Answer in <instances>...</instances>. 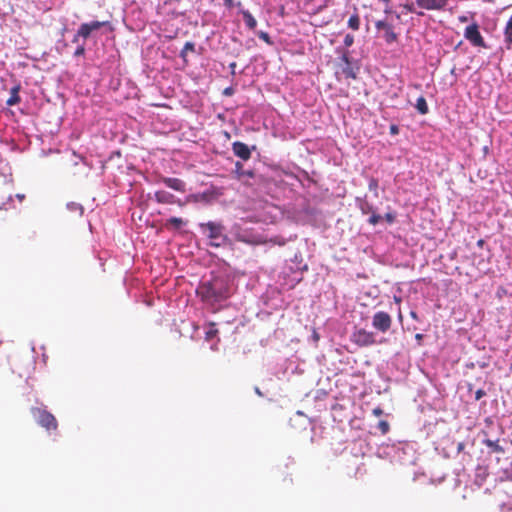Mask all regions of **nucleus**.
<instances>
[{"instance_id":"obj_1","label":"nucleus","mask_w":512,"mask_h":512,"mask_svg":"<svg viewBox=\"0 0 512 512\" xmlns=\"http://www.w3.org/2000/svg\"><path fill=\"white\" fill-rule=\"evenodd\" d=\"M196 294L203 302L212 305L226 300L230 295L227 282L221 277H214L209 281L200 283L196 289Z\"/></svg>"},{"instance_id":"obj_2","label":"nucleus","mask_w":512,"mask_h":512,"mask_svg":"<svg viewBox=\"0 0 512 512\" xmlns=\"http://www.w3.org/2000/svg\"><path fill=\"white\" fill-rule=\"evenodd\" d=\"M200 227L208 232L207 237L211 240V246L221 247L227 243L228 238L224 234L225 228L221 223L209 221L207 223H201Z\"/></svg>"},{"instance_id":"obj_3","label":"nucleus","mask_w":512,"mask_h":512,"mask_svg":"<svg viewBox=\"0 0 512 512\" xmlns=\"http://www.w3.org/2000/svg\"><path fill=\"white\" fill-rule=\"evenodd\" d=\"M375 29L379 37L383 38L386 44L390 45L398 41L399 33L395 31L388 16L385 19L377 20L375 22Z\"/></svg>"},{"instance_id":"obj_4","label":"nucleus","mask_w":512,"mask_h":512,"mask_svg":"<svg viewBox=\"0 0 512 512\" xmlns=\"http://www.w3.org/2000/svg\"><path fill=\"white\" fill-rule=\"evenodd\" d=\"M33 415L37 421V423L44 427L46 430H56L58 427V423L53 414L48 412L45 409L34 408Z\"/></svg>"},{"instance_id":"obj_5","label":"nucleus","mask_w":512,"mask_h":512,"mask_svg":"<svg viewBox=\"0 0 512 512\" xmlns=\"http://www.w3.org/2000/svg\"><path fill=\"white\" fill-rule=\"evenodd\" d=\"M351 341L359 347H367L376 343L374 333L365 329L354 331L351 335Z\"/></svg>"},{"instance_id":"obj_6","label":"nucleus","mask_w":512,"mask_h":512,"mask_svg":"<svg viewBox=\"0 0 512 512\" xmlns=\"http://www.w3.org/2000/svg\"><path fill=\"white\" fill-rule=\"evenodd\" d=\"M464 37L475 47H486L484 38L479 31V26L475 22L466 27Z\"/></svg>"},{"instance_id":"obj_7","label":"nucleus","mask_w":512,"mask_h":512,"mask_svg":"<svg viewBox=\"0 0 512 512\" xmlns=\"http://www.w3.org/2000/svg\"><path fill=\"white\" fill-rule=\"evenodd\" d=\"M392 325V318L391 316L384 311H378L373 315L372 318V326L382 332L386 333Z\"/></svg>"},{"instance_id":"obj_8","label":"nucleus","mask_w":512,"mask_h":512,"mask_svg":"<svg viewBox=\"0 0 512 512\" xmlns=\"http://www.w3.org/2000/svg\"><path fill=\"white\" fill-rule=\"evenodd\" d=\"M235 239L238 242H242L248 245H260L265 243V241L261 238V236L254 234L248 230L239 229L235 233Z\"/></svg>"},{"instance_id":"obj_9","label":"nucleus","mask_w":512,"mask_h":512,"mask_svg":"<svg viewBox=\"0 0 512 512\" xmlns=\"http://www.w3.org/2000/svg\"><path fill=\"white\" fill-rule=\"evenodd\" d=\"M155 200L160 204H177L180 207L185 205L180 199L176 198L172 193L165 190H158L154 194Z\"/></svg>"},{"instance_id":"obj_10","label":"nucleus","mask_w":512,"mask_h":512,"mask_svg":"<svg viewBox=\"0 0 512 512\" xmlns=\"http://www.w3.org/2000/svg\"><path fill=\"white\" fill-rule=\"evenodd\" d=\"M234 176L237 180L241 181L245 185H251L248 179H252L255 177V172L253 170H245L244 166L241 162L237 161L235 163Z\"/></svg>"},{"instance_id":"obj_11","label":"nucleus","mask_w":512,"mask_h":512,"mask_svg":"<svg viewBox=\"0 0 512 512\" xmlns=\"http://www.w3.org/2000/svg\"><path fill=\"white\" fill-rule=\"evenodd\" d=\"M449 0H416V5L425 10L440 11L445 9Z\"/></svg>"},{"instance_id":"obj_12","label":"nucleus","mask_w":512,"mask_h":512,"mask_svg":"<svg viewBox=\"0 0 512 512\" xmlns=\"http://www.w3.org/2000/svg\"><path fill=\"white\" fill-rule=\"evenodd\" d=\"M232 151L235 156L247 161L251 158V149L243 142L235 141L232 143Z\"/></svg>"},{"instance_id":"obj_13","label":"nucleus","mask_w":512,"mask_h":512,"mask_svg":"<svg viewBox=\"0 0 512 512\" xmlns=\"http://www.w3.org/2000/svg\"><path fill=\"white\" fill-rule=\"evenodd\" d=\"M160 181L162 183H164L167 187H169L175 191L182 192V193H184L186 191L185 182L179 178L163 176L160 178Z\"/></svg>"},{"instance_id":"obj_14","label":"nucleus","mask_w":512,"mask_h":512,"mask_svg":"<svg viewBox=\"0 0 512 512\" xmlns=\"http://www.w3.org/2000/svg\"><path fill=\"white\" fill-rule=\"evenodd\" d=\"M341 61L344 62V66L342 68V73L346 78L355 79L356 73L351 65L349 53L345 51L341 56Z\"/></svg>"},{"instance_id":"obj_15","label":"nucleus","mask_w":512,"mask_h":512,"mask_svg":"<svg viewBox=\"0 0 512 512\" xmlns=\"http://www.w3.org/2000/svg\"><path fill=\"white\" fill-rule=\"evenodd\" d=\"M13 366L15 367V369H12L11 372L17 373L19 376V380H22V379L27 380L28 379L30 370H31L30 369L31 363H28V365L26 367H23V365H21V363L18 359H14Z\"/></svg>"},{"instance_id":"obj_16","label":"nucleus","mask_w":512,"mask_h":512,"mask_svg":"<svg viewBox=\"0 0 512 512\" xmlns=\"http://www.w3.org/2000/svg\"><path fill=\"white\" fill-rule=\"evenodd\" d=\"M187 224V221L180 217H171L166 220L164 226L166 229L179 230L181 227Z\"/></svg>"},{"instance_id":"obj_17","label":"nucleus","mask_w":512,"mask_h":512,"mask_svg":"<svg viewBox=\"0 0 512 512\" xmlns=\"http://www.w3.org/2000/svg\"><path fill=\"white\" fill-rule=\"evenodd\" d=\"M20 86H14L10 91V97L7 99L6 104L8 106H14L21 100L19 96Z\"/></svg>"},{"instance_id":"obj_18","label":"nucleus","mask_w":512,"mask_h":512,"mask_svg":"<svg viewBox=\"0 0 512 512\" xmlns=\"http://www.w3.org/2000/svg\"><path fill=\"white\" fill-rule=\"evenodd\" d=\"M504 41L509 48L512 46V16L508 19L505 28H504Z\"/></svg>"},{"instance_id":"obj_19","label":"nucleus","mask_w":512,"mask_h":512,"mask_svg":"<svg viewBox=\"0 0 512 512\" xmlns=\"http://www.w3.org/2000/svg\"><path fill=\"white\" fill-rule=\"evenodd\" d=\"M241 13L243 15V19L245 21L246 26L251 30L255 29L257 22L256 19L252 16V14L247 10H243Z\"/></svg>"},{"instance_id":"obj_20","label":"nucleus","mask_w":512,"mask_h":512,"mask_svg":"<svg viewBox=\"0 0 512 512\" xmlns=\"http://www.w3.org/2000/svg\"><path fill=\"white\" fill-rule=\"evenodd\" d=\"M416 109L418 112L422 115H425L428 113L429 108L426 102V99L423 96H420L416 101Z\"/></svg>"},{"instance_id":"obj_21","label":"nucleus","mask_w":512,"mask_h":512,"mask_svg":"<svg viewBox=\"0 0 512 512\" xmlns=\"http://www.w3.org/2000/svg\"><path fill=\"white\" fill-rule=\"evenodd\" d=\"M484 444L488 448H490L493 452L504 453V448L501 445H499L498 440L494 441V440L486 439V440H484Z\"/></svg>"},{"instance_id":"obj_22","label":"nucleus","mask_w":512,"mask_h":512,"mask_svg":"<svg viewBox=\"0 0 512 512\" xmlns=\"http://www.w3.org/2000/svg\"><path fill=\"white\" fill-rule=\"evenodd\" d=\"M348 27L351 28L354 31L359 30L360 28V18L358 13H354L350 16L348 19Z\"/></svg>"},{"instance_id":"obj_23","label":"nucleus","mask_w":512,"mask_h":512,"mask_svg":"<svg viewBox=\"0 0 512 512\" xmlns=\"http://www.w3.org/2000/svg\"><path fill=\"white\" fill-rule=\"evenodd\" d=\"M91 36V31L86 23H82L77 30V37L88 39Z\"/></svg>"},{"instance_id":"obj_24","label":"nucleus","mask_w":512,"mask_h":512,"mask_svg":"<svg viewBox=\"0 0 512 512\" xmlns=\"http://www.w3.org/2000/svg\"><path fill=\"white\" fill-rule=\"evenodd\" d=\"M91 31V34L94 32V31H97L99 29H101L102 27L104 26H107L109 25V22L108 21H91L89 23H86Z\"/></svg>"},{"instance_id":"obj_25","label":"nucleus","mask_w":512,"mask_h":512,"mask_svg":"<svg viewBox=\"0 0 512 512\" xmlns=\"http://www.w3.org/2000/svg\"><path fill=\"white\" fill-rule=\"evenodd\" d=\"M195 51V44L193 42H186L183 49L181 50L180 56L183 58L185 62H187V54L188 52Z\"/></svg>"},{"instance_id":"obj_26","label":"nucleus","mask_w":512,"mask_h":512,"mask_svg":"<svg viewBox=\"0 0 512 512\" xmlns=\"http://www.w3.org/2000/svg\"><path fill=\"white\" fill-rule=\"evenodd\" d=\"M209 328L206 330V340H211L213 339L217 333H218V330L215 328V323L214 322H210L208 324Z\"/></svg>"},{"instance_id":"obj_27","label":"nucleus","mask_w":512,"mask_h":512,"mask_svg":"<svg viewBox=\"0 0 512 512\" xmlns=\"http://www.w3.org/2000/svg\"><path fill=\"white\" fill-rule=\"evenodd\" d=\"M378 429L380 430L382 435H385L390 430V425L386 420H381L378 423Z\"/></svg>"},{"instance_id":"obj_28","label":"nucleus","mask_w":512,"mask_h":512,"mask_svg":"<svg viewBox=\"0 0 512 512\" xmlns=\"http://www.w3.org/2000/svg\"><path fill=\"white\" fill-rule=\"evenodd\" d=\"M10 364H11V362L9 359H5L0 362V375L8 374V369H6V366H8Z\"/></svg>"},{"instance_id":"obj_29","label":"nucleus","mask_w":512,"mask_h":512,"mask_svg":"<svg viewBox=\"0 0 512 512\" xmlns=\"http://www.w3.org/2000/svg\"><path fill=\"white\" fill-rule=\"evenodd\" d=\"M403 7H404V9H406L410 13H416L417 15H420V16L424 15L423 12L416 11L415 6H414L413 3H406V4H404Z\"/></svg>"},{"instance_id":"obj_30","label":"nucleus","mask_w":512,"mask_h":512,"mask_svg":"<svg viewBox=\"0 0 512 512\" xmlns=\"http://www.w3.org/2000/svg\"><path fill=\"white\" fill-rule=\"evenodd\" d=\"M381 219H382V217L380 215H378L376 213H372V215L368 219V222L371 225H377Z\"/></svg>"},{"instance_id":"obj_31","label":"nucleus","mask_w":512,"mask_h":512,"mask_svg":"<svg viewBox=\"0 0 512 512\" xmlns=\"http://www.w3.org/2000/svg\"><path fill=\"white\" fill-rule=\"evenodd\" d=\"M369 190L370 191H374L375 194L377 195V189H378V180L375 179V178H371L370 181H369Z\"/></svg>"},{"instance_id":"obj_32","label":"nucleus","mask_w":512,"mask_h":512,"mask_svg":"<svg viewBox=\"0 0 512 512\" xmlns=\"http://www.w3.org/2000/svg\"><path fill=\"white\" fill-rule=\"evenodd\" d=\"M354 43V36L351 35V34H347L345 37H344V45L346 47H350L352 46Z\"/></svg>"},{"instance_id":"obj_33","label":"nucleus","mask_w":512,"mask_h":512,"mask_svg":"<svg viewBox=\"0 0 512 512\" xmlns=\"http://www.w3.org/2000/svg\"><path fill=\"white\" fill-rule=\"evenodd\" d=\"M84 54H85V46H84V44H81L76 48V50L74 52V56L79 57V56H83Z\"/></svg>"},{"instance_id":"obj_34","label":"nucleus","mask_w":512,"mask_h":512,"mask_svg":"<svg viewBox=\"0 0 512 512\" xmlns=\"http://www.w3.org/2000/svg\"><path fill=\"white\" fill-rule=\"evenodd\" d=\"M259 37L263 39L266 43L271 44L270 36L266 32H260Z\"/></svg>"},{"instance_id":"obj_35","label":"nucleus","mask_w":512,"mask_h":512,"mask_svg":"<svg viewBox=\"0 0 512 512\" xmlns=\"http://www.w3.org/2000/svg\"><path fill=\"white\" fill-rule=\"evenodd\" d=\"M68 208L70 209H73V210H78L80 212V214L83 212V208L82 206L78 205V204H75V203H71L68 205Z\"/></svg>"},{"instance_id":"obj_36","label":"nucleus","mask_w":512,"mask_h":512,"mask_svg":"<svg viewBox=\"0 0 512 512\" xmlns=\"http://www.w3.org/2000/svg\"><path fill=\"white\" fill-rule=\"evenodd\" d=\"M385 220L388 222V223H393L394 220H395V215L392 214V213H386L385 216H384Z\"/></svg>"},{"instance_id":"obj_37","label":"nucleus","mask_w":512,"mask_h":512,"mask_svg":"<svg viewBox=\"0 0 512 512\" xmlns=\"http://www.w3.org/2000/svg\"><path fill=\"white\" fill-rule=\"evenodd\" d=\"M398 133H399V128H398V126H397V125H395V124H392V125L390 126V134H391V135H397Z\"/></svg>"},{"instance_id":"obj_38","label":"nucleus","mask_w":512,"mask_h":512,"mask_svg":"<svg viewBox=\"0 0 512 512\" xmlns=\"http://www.w3.org/2000/svg\"><path fill=\"white\" fill-rule=\"evenodd\" d=\"M373 415L379 417L383 414V410L380 407H376L372 411Z\"/></svg>"},{"instance_id":"obj_39","label":"nucleus","mask_w":512,"mask_h":512,"mask_svg":"<svg viewBox=\"0 0 512 512\" xmlns=\"http://www.w3.org/2000/svg\"><path fill=\"white\" fill-rule=\"evenodd\" d=\"M380 1L386 4V8H385V10H384L385 14H386V15L391 14V10H390V8H389V6H388V4H389V2H390L391 0H380Z\"/></svg>"},{"instance_id":"obj_40","label":"nucleus","mask_w":512,"mask_h":512,"mask_svg":"<svg viewBox=\"0 0 512 512\" xmlns=\"http://www.w3.org/2000/svg\"><path fill=\"white\" fill-rule=\"evenodd\" d=\"M484 395H485V392L482 389H478L475 393V398H476V400H479Z\"/></svg>"},{"instance_id":"obj_41","label":"nucleus","mask_w":512,"mask_h":512,"mask_svg":"<svg viewBox=\"0 0 512 512\" xmlns=\"http://www.w3.org/2000/svg\"><path fill=\"white\" fill-rule=\"evenodd\" d=\"M224 3L228 8H232L233 6H235L234 0H224Z\"/></svg>"},{"instance_id":"obj_42","label":"nucleus","mask_w":512,"mask_h":512,"mask_svg":"<svg viewBox=\"0 0 512 512\" xmlns=\"http://www.w3.org/2000/svg\"><path fill=\"white\" fill-rule=\"evenodd\" d=\"M224 95L231 96L233 94V89L231 87H228L223 92Z\"/></svg>"},{"instance_id":"obj_43","label":"nucleus","mask_w":512,"mask_h":512,"mask_svg":"<svg viewBox=\"0 0 512 512\" xmlns=\"http://www.w3.org/2000/svg\"><path fill=\"white\" fill-rule=\"evenodd\" d=\"M16 198L22 202L24 199H25V195L24 194H16Z\"/></svg>"},{"instance_id":"obj_44","label":"nucleus","mask_w":512,"mask_h":512,"mask_svg":"<svg viewBox=\"0 0 512 512\" xmlns=\"http://www.w3.org/2000/svg\"><path fill=\"white\" fill-rule=\"evenodd\" d=\"M459 21H460V22H467V21H468V18H467V16H460V17H459Z\"/></svg>"},{"instance_id":"obj_45","label":"nucleus","mask_w":512,"mask_h":512,"mask_svg":"<svg viewBox=\"0 0 512 512\" xmlns=\"http://www.w3.org/2000/svg\"><path fill=\"white\" fill-rule=\"evenodd\" d=\"M79 38L80 37H77V33L74 35L73 39H72V42L73 43H77L79 41Z\"/></svg>"},{"instance_id":"obj_46","label":"nucleus","mask_w":512,"mask_h":512,"mask_svg":"<svg viewBox=\"0 0 512 512\" xmlns=\"http://www.w3.org/2000/svg\"><path fill=\"white\" fill-rule=\"evenodd\" d=\"M410 316H411L413 319H417V318H418V317H417L416 312H414V311H411V312H410Z\"/></svg>"},{"instance_id":"obj_47","label":"nucleus","mask_w":512,"mask_h":512,"mask_svg":"<svg viewBox=\"0 0 512 512\" xmlns=\"http://www.w3.org/2000/svg\"><path fill=\"white\" fill-rule=\"evenodd\" d=\"M235 67H236V63H235V62H232V63L230 64V68L232 69V73H234V69H235Z\"/></svg>"},{"instance_id":"obj_48","label":"nucleus","mask_w":512,"mask_h":512,"mask_svg":"<svg viewBox=\"0 0 512 512\" xmlns=\"http://www.w3.org/2000/svg\"><path fill=\"white\" fill-rule=\"evenodd\" d=\"M415 337H416V339L421 340V339H422V337H423V335H422V334H416V336H415Z\"/></svg>"},{"instance_id":"obj_49","label":"nucleus","mask_w":512,"mask_h":512,"mask_svg":"<svg viewBox=\"0 0 512 512\" xmlns=\"http://www.w3.org/2000/svg\"><path fill=\"white\" fill-rule=\"evenodd\" d=\"M2 209V206H0V210Z\"/></svg>"}]
</instances>
